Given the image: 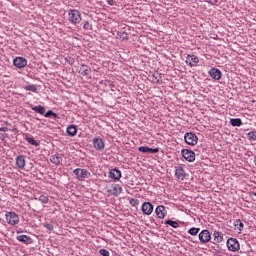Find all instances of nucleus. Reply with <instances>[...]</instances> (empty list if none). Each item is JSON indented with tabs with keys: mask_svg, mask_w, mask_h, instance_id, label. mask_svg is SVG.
Returning <instances> with one entry per match:
<instances>
[{
	"mask_svg": "<svg viewBox=\"0 0 256 256\" xmlns=\"http://www.w3.org/2000/svg\"><path fill=\"white\" fill-rule=\"evenodd\" d=\"M73 173L76 175L78 181H85V179L91 177V172L87 171V169L76 168L73 170Z\"/></svg>",
	"mask_w": 256,
	"mask_h": 256,
	"instance_id": "nucleus-1",
	"label": "nucleus"
},
{
	"mask_svg": "<svg viewBox=\"0 0 256 256\" xmlns=\"http://www.w3.org/2000/svg\"><path fill=\"white\" fill-rule=\"evenodd\" d=\"M68 19L70 23H73V25H77V23H81V12L79 10H70L68 12Z\"/></svg>",
	"mask_w": 256,
	"mask_h": 256,
	"instance_id": "nucleus-2",
	"label": "nucleus"
},
{
	"mask_svg": "<svg viewBox=\"0 0 256 256\" xmlns=\"http://www.w3.org/2000/svg\"><path fill=\"white\" fill-rule=\"evenodd\" d=\"M5 218L8 225L15 226L19 223V215H17L15 212H6Z\"/></svg>",
	"mask_w": 256,
	"mask_h": 256,
	"instance_id": "nucleus-3",
	"label": "nucleus"
},
{
	"mask_svg": "<svg viewBox=\"0 0 256 256\" xmlns=\"http://www.w3.org/2000/svg\"><path fill=\"white\" fill-rule=\"evenodd\" d=\"M226 245L229 251H233L234 253L239 251V249H241L239 240H237V238H229L226 242Z\"/></svg>",
	"mask_w": 256,
	"mask_h": 256,
	"instance_id": "nucleus-4",
	"label": "nucleus"
},
{
	"mask_svg": "<svg viewBox=\"0 0 256 256\" xmlns=\"http://www.w3.org/2000/svg\"><path fill=\"white\" fill-rule=\"evenodd\" d=\"M184 141L187 143V145H197V142L199 141V138L195 133L193 132H187L184 135Z\"/></svg>",
	"mask_w": 256,
	"mask_h": 256,
	"instance_id": "nucleus-5",
	"label": "nucleus"
},
{
	"mask_svg": "<svg viewBox=\"0 0 256 256\" xmlns=\"http://www.w3.org/2000/svg\"><path fill=\"white\" fill-rule=\"evenodd\" d=\"M182 157L188 161V163H193L195 161V152L189 149H182L181 150Z\"/></svg>",
	"mask_w": 256,
	"mask_h": 256,
	"instance_id": "nucleus-6",
	"label": "nucleus"
},
{
	"mask_svg": "<svg viewBox=\"0 0 256 256\" xmlns=\"http://www.w3.org/2000/svg\"><path fill=\"white\" fill-rule=\"evenodd\" d=\"M199 241L200 243H202L203 245H205V243H209V241H211V232H209V230L205 229L202 230L199 233Z\"/></svg>",
	"mask_w": 256,
	"mask_h": 256,
	"instance_id": "nucleus-7",
	"label": "nucleus"
},
{
	"mask_svg": "<svg viewBox=\"0 0 256 256\" xmlns=\"http://www.w3.org/2000/svg\"><path fill=\"white\" fill-rule=\"evenodd\" d=\"M14 67H17V69H23L24 67H27V59L23 57H16L13 60Z\"/></svg>",
	"mask_w": 256,
	"mask_h": 256,
	"instance_id": "nucleus-8",
	"label": "nucleus"
},
{
	"mask_svg": "<svg viewBox=\"0 0 256 256\" xmlns=\"http://www.w3.org/2000/svg\"><path fill=\"white\" fill-rule=\"evenodd\" d=\"M93 145L94 149H96L97 151H103V149H105V142L100 137H95L93 139Z\"/></svg>",
	"mask_w": 256,
	"mask_h": 256,
	"instance_id": "nucleus-9",
	"label": "nucleus"
},
{
	"mask_svg": "<svg viewBox=\"0 0 256 256\" xmlns=\"http://www.w3.org/2000/svg\"><path fill=\"white\" fill-rule=\"evenodd\" d=\"M155 214L158 219H165V217H167V209L163 205L157 206L155 209Z\"/></svg>",
	"mask_w": 256,
	"mask_h": 256,
	"instance_id": "nucleus-10",
	"label": "nucleus"
},
{
	"mask_svg": "<svg viewBox=\"0 0 256 256\" xmlns=\"http://www.w3.org/2000/svg\"><path fill=\"white\" fill-rule=\"evenodd\" d=\"M153 209L154 207L151 202H144L141 207V210L144 215H151V213H153Z\"/></svg>",
	"mask_w": 256,
	"mask_h": 256,
	"instance_id": "nucleus-11",
	"label": "nucleus"
},
{
	"mask_svg": "<svg viewBox=\"0 0 256 256\" xmlns=\"http://www.w3.org/2000/svg\"><path fill=\"white\" fill-rule=\"evenodd\" d=\"M209 75L215 81H219V79H221V77H223V73L221 72V70L219 68H212L209 71Z\"/></svg>",
	"mask_w": 256,
	"mask_h": 256,
	"instance_id": "nucleus-12",
	"label": "nucleus"
},
{
	"mask_svg": "<svg viewBox=\"0 0 256 256\" xmlns=\"http://www.w3.org/2000/svg\"><path fill=\"white\" fill-rule=\"evenodd\" d=\"M186 63H188L190 67H195V64L199 63V57L194 54H188L186 57Z\"/></svg>",
	"mask_w": 256,
	"mask_h": 256,
	"instance_id": "nucleus-13",
	"label": "nucleus"
},
{
	"mask_svg": "<svg viewBox=\"0 0 256 256\" xmlns=\"http://www.w3.org/2000/svg\"><path fill=\"white\" fill-rule=\"evenodd\" d=\"M122 192L123 188H121L119 185H113L108 189V193H111V195H114V197L121 195Z\"/></svg>",
	"mask_w": 256,
	"mask_h": 256,
	"instance_id": "nucleus-14",
	"label": "nucleus"
},
{
	"mask_svg": "<svg viewBox=\"0 0 256 256\" xmlns=\"http://www.w3.org/2000/svg\"><path fill=\"white\" fill-rule=\"evenodd\" d=\"M110 179H114L115 181H119L121 179V170L119 168H113L109 172Z\"/></svg>",
	"mask_w": 256,
	"mask_h": 256,
	"instance_id": "nucleus-15",
	"label": "nucleus"
},
{
	"mask_svg": "<svg viewBox=\"0 0 256 256\" xmlns=\"http://www.w3.org/2000/svg\"><path fill=\"white\" fill-rule=\"evenodd\" d=\"M140 153H159V148H150L148 146H140L138 148Z\"/></svg>",
	"mask_w": 256,
	"mask_h": 256,
	"instance_id": "nucleus-16",
	"label": "nucleus"
},
{
	"mask_svg": "<svg viewBox=\"0 0 256 256\" xmlns=\"http://www.w3.org/2000/svg\"><path fill=\"white\" fill-rule=\"evenodd\" d=\"M78 73H80V75H83L84 77H87V75L91 73V67L85 64H81Z\"/></svg>",
	"mask_w": 256,
	"mask_h": 256,
	"instance_id": "nucleus-17",
	"label": "nucleus"
},
{
	"mask_svg": "<svg viewBox=\"0 0 256 256\" xmlns=\"http://www.w3.org/2000/svg\"><path fill=\"white\" fill-rule=\"evenodd\" d=\"M29 107L32 109V111H35V113H38L39 115H45V108L43 105L35 106L33 104H29Z\"/></svg>",
	"mask_w": 256,
	"mask_h": 256,
	"instance_id": "nucleus-18",
	"label": "nucleus"
},
{
	"mask_svg": "<svg viewBox=\"0 0 256 256\" xmlns=\"http://www.w3.org/2000/svg\"><path fill=\"white\" fill-rule=\"evenodd\" d=\"M66 133L68 137H75V135H77V126L69 125L66 129Z\"/></svg>",
	"mask_w": 256,
	"mask_h": 256,
	"instance_id": "nucleus-19",
	"label": "nucleus"
},
{
	"mask_svg": "<svg viewBox=\"0 0 256 256\" xmlns=\"http://www.w3.org/2000/svg\"><path fill=\"white\" fill-rule=\"evenodd\" d=\"M51 163H54V165H61L63 163V157L61 155H52L50 158Z\"/></svg>",
	"mask_w": 256,
	"mask_h": 256,
	"instance_id": "nucleus-20",
	"label": "nucleus"
},
{
	"mask_svg": "<svg viewBox=\"0 0 256 256\" xmlns=\"http://www.w3.org/2000/svg\"><path fill=\"white\" fill-rule=\"evenodd\" d=\"M175 176L177 177V179H180L181 181H183V179H185V169L179 166L175 171Z\"/></svg>",
	"mask_w": 256,
	"mask_h": 256,
	"instance_id": "nucleus-21",
	"label": "nucleus"
},
{
	"mask_svg": "<svg viewBox=\"0 0 256 256\" xmlns=\"http://www.w3.org/2000/svg\"><path fill=\"white\" fill-rule=\"evenodd\" d=\"M25 156L20 155L16 158V165L19 169H25Z\"/></svg>",
	"mask_w": 256,
	"mask_h": 256,
	"instance_id": "nucleus-22",
	"label": "nucleus"
},
{
	"mask_svg": "<svg viewBox=\"0 0 256 256\" xmlns=\"http://www.w3.org/2000/svg\"><path fill=\"white\" fill-rule=\"evenodd\" d=\"M16 239L17 241H20V243H25V245H29V243H31V237L27 235H19Z\"/></svg>",
	"mask_w": 256,
	"mask_h": 256,
	"instance_id": "nucleus-23",
	"label": "nucleus"
},
{
	"mask_svg": "<svg viewBox=\"0 0 256 256\" xmlns=\"http://www.w3.org/2000/svg\"><path fill=\"white\" fill-rule=\"evenodd\" d=\"M213 237L214 243H221V241H223V233L219 231H214Z\"/></svg>",
	"mask_w": 256,
	"mask_h": 256,
	"instance_id": "nucleus-24",
	"label": "nucleus"
},
{
	"mask_svg": "<svg viewBox=\"0 0 256 256\" xmlns=\"http://www.w3.org/2000/svg\"><path fill=\"white\" fill-rule=\"evenodd\" d=\"M230 124L232 127H241V125H243V120H241V118H232L230 119Z\"/></svg>",
	"mask_w": 256,
	"mask_h": 256,
	"instance_id": "nucleus-25",
	"label": "nucleus"
},
{
	"mask_svg": "<svg viewBox=\"0 0 256 256\" xmlns=\"http://www.w3.org/2000/svg\"><path fill=\"white\" fill-rule=\"evenodd\" d=\"M44 117H46V118L53 117V119H55V120L59 119V115H57V113L53 112V110H48L47 112H44Z\"/></svg>",
	"mask_w": 256,
	"mask_h": 256,
	"instance_id": "nucleus-26",
	"label": "nucleus"
},
{
	"mask_svg": "<svg viewBox=\"0 0 256 256\" xmlns=\"http://www.w3.org/2000/svg\"><path fill=\"white\" fill-rule=\"evenodd\" d=\"M25 141L29 143V145H34V147H39V142L35 140L33 137L26 136Z\"/></svg>",
	"mask_w": 256,
	"mask_h": 256,
	"instance_id": "nucleus-27",
	"label": "nucleus"
},
{
	"mask_svg": "<svg viewBox=\"0 0 256 256\" xmlns=\"http://www.w3.org/2000/svg\"><path fill=\"white\" fill-rule=\"evenodd\" d=\"M164 225H169L170 227H173V229H179V222H177V221L166 220L164 222Z\"/></svg>",
	"mask_w": 256,
	"mask_h": 256,
	"instance_id": "nucleus-28",
	"label": "nucleus"
},
{
	"mask_svg": "<svg viewBox=\"0 0 256 256\" xmlns=\"http://www.w3.org/2000/svg\"><path fill=\"white\" fill-rule=\"evenodd\" d=\"M25 91H31L32 93H37V86L35 84L24 86Z\"/></svg>",
	"mask_w": 256,
	"mask_h": 256,
	"instance_id": "nucleus-29",
	"label": "nucleus"
},
{
	"mask_svg": "<svg viewBox=\"0 0 256 256\" xmlns=\"http://www.w3.org/2000/svg\"><path fill=\"white\" fill-rule=\"evenodd\" d=\"M234 227H238V231H242L245 226L243 225V222L237 219L234 221Z\"/></svg>",
	"mask_w": 256,
	"mask_h": 256,
	"instance_id": "nucleus-30",
	"label": "nucleus"
},
{
	"mask_svg": "<svg viewBox=\"0 0 256 256\" xmlns=\"http://www.w3.org/2000/svg\"><path fill=\"white\" fill-rule=\"evenodd\" d=\"M199 231H201V228L192 227L188 230V233L189 235L195 236L199 234Z\"/></svg>",
	"mask_w": 256,
	"mask_h": 256,
	"instance_id": "nucleus-31",
	"label": "nucleus"
},
{
	"mask_svg": "<svg viewBox=\"0 0 256 256\" xmlns=\"http://www.w3.org/2000/svg\"><path fill=\"white\" fill-rule=\"evenodd\" d=\"M249 141H256V130L247 133Z\"/></svg>",
	"mask_w": 256,
	"mask_h": 256,
	"instance_id": "nucleus-32",
	"label": "nucleus"
},
{
	"mask_svg": "<svg viewBox=\"0 0 256 256\" xmlns=\"http://www.w3.org/2000/svg\"><path fill=\"white\" fill-rule=\"evenodd\" d=\"M120 39H121V41L129 40V33L125 32V31H120Z\"/></svg>",
	"mask_w": 256,
	"mask_h": 256,
	"instance_id": "nucleus-33",
	"label": "nucleus"
},
{
	"mask_svg": "<svg viewBox=\"0 0 256 256\" xmlns=\"http://www.w3.org/2000/svg\"><path fill=\"white\" fill-rule=\"evenodd\" d=\"M131 207H137V205H139V201L135 198H131L129 201Z\"/></svg>",
	"mask_w": 256,
	"mask_h": 256,
	"instance_id": "nucleus-34",
	"label": "nucleus"
},
{
	"mask_svg": "<svg viewBox=\"0 0 256 256\" xmlns=\"http://www.w3.org/2000/svg\"><path fill=\"white\" fill-rule=\"evenodd\" d=\"M39 201H41V203H49V197L45 195H40Z\"/></svg>",
	"mask_w": 256,
	"mask_h": 256,
	"instance_id": "nucleus-35",
	"label": "nucleus"
},
{
	"mask_svg": "<svg viewBox=\"0 0 256 256\" xmlns=\"http://www.w3.org/2000/svg\"><path fill=\"white\" fill-rule=\"evenodd\" d=\"M43 227H45V229H47L48 231H53L54 229L53 224L51 223H44Z\"/></svg>",
	"mask_w": 256,
	"mask_h": 256,
	"instance_id": "nucleus-36",
	"label": "nucleus"
},
{
	"mask_svg": "<svg viewBox=\"0 0 256 256\" xmlns=\"http://www.w3.org/2000/svg\"><path fill=\"white\" fill-rule=\"evenodd\" d=\"M83 29H85V31H89V29H91V24H89V21L83 22Z\"/></svg>",
	"mask_w": 256,
	"mask_h": 256,
	"instance_id": "nucleus-37",
	"label": "nucleus"
},
{
	"mask_svg": "<svg viewBox=\"0 0 256 256\" xmlns=\"http://www.w3.org/2000/svg\"><path fill=\"white\" fill-rule=\"evenodd\" d=\"M99 253H100L102 256H109V255H110L109 250L104 249V248L100 249V250H99Z\"/></svg>",
	"mask_w": 256,
	"mask_h": 256,
	"instance_id": "nucleus-38",
	"label": "nucleus"
},
{
	"mask_svg": "<svg viewBox=\"0 0 256 256\" xmlns=\"http://www.w3.org/2000/svg\"><path fill=\"white\" fill-rule=\"evenodd\" d=\"M109 87H115V83L111 80H108Z\"/></svg>",
	"mask_w": 256,
	"mask_h": 256,
	"instance_id": "nucleus-39",
	"label": "nucleus"
},
{
	"mask_svg": "<svg viewBox=\"0 0 256 256\" xmlns=\"http://www.w3.org/2000/svg\"><path fill=\"white\" fill-rule=\"evenodd\" d=\"M0 131H2L3 133H5V132L9 131V128H7V127H1V128H0Z\"/></svg>",
	"mask_w": 256,
	"mask_h": 256,
	"instance_id": "nucleus-40",
	"label": "nucleus"
},
{
	"mask_svg": "<svg viewBox=\"0 0 256 256\" xmlns=\"http://www.w3.org/2000/svg\"><path fill=\"white\" fill-rule=\"evenodd\" d=\"M219 2V0H210L209 3H211L212 5H217V3Z\"/></svg>",
	"mask_w": 256,
	"mask_h": 256,
	"instance_id": "nucleus-41",
	"label": "nucleus"
},
{
	"mask_svg": "<svg viewBox=\"0 0 256 256\" xmlns=\"http://www.w3.org/2000/svg\"><path fill=\"white\" fill-rule=\"evenodd\" d=\"M117 38H118V39H121V31H118V32H117Z\"/></svg>",
	"mask_w": 256,
	"mask_h": 256,
	"instance_id": "nucleus-42",
	"label": "nucleus"
},
{
	"mask_svg": "<svg viewBox=\"0 0 256 256\" xmlns=\"http://www.w3.org/2000/svg\"><path fill=\"white\" fill-rule=\"evenodd\" d=\"M112 2H113V0H111V2H109V5H113V3H112Z\"/></svg>",
	"mask_w": 256,
	"mask_h": 256,
	"instance_id": "nucleus-43",
	"label": "nucleus"
},
{
	"mask_svg": "<svg viewBox=\"0 0 256 256\" xmlns=\"http://www.w3.org/2000/svg\"><path fill=\"white\" fill-rule=\"evenodd\" d=\"M112 2H113V0H111V2H109V5H113V3H112Z\"/></svg>",
	"mask_w": 256,
	"mask_h": 256,
	"instance_id": "nucleus-44",
	"label": "nucleus"
},
{
	"mask_svg": "<svg viewBox=\"0 0 256 256\" xmlns=\"http://www.w3.org/2000/svg\"><path fill=\"white\" fill-rule=\"evenodd\" d=\"M112 2H113V0H111V2H109V5H113V3H112Z\"/></svg>",
	"mask_w": 256,
	"mask_h": 256,
	"instance_id": "nucleus-45",
	"label": "nucleus"
}]
</instances>
